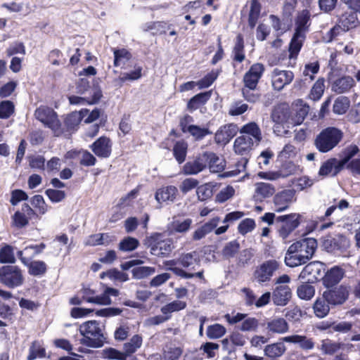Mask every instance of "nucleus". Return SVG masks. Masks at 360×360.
<instances>
[{
  "label": "nucleus",
  "instance_id": "nucleus-52",
  "mask_svg": "<svg viewBox=\"0 0 360 360\" xmlns=\"http://www.w3.org/2000/svg\"><path fill=\"white\" fill-rule=\"evenodd\" d=\"M325 90V79L323 77L319 78L311 87L309 97L313 101H319L323 94Z\"/></svg>",
  "mask_w": 360,
  "mask_h": 360
},
{
  "label": "nucleus",
  "instance_id": "nucleus-6",
  "mask_svg": "<svg viewBox=\"0 0 360 360\" xmlns=\"http://www.w3.org/2000/svg\"><path fill=\"white\" fill-rule=\"evenodd\" d=\"M0 282L9 288L22 285L24 283L22 269L18 266L13 265L0 267Z\"/></svg>",
  "mask_w": 360,
  "mask_h": 360
},
{
  "label": "nucleus",
  "instance_id": "nucleus-32",
  "mask_svg": "<svg viewBox=\"0 0 360 360\" xmlns=\"http://www.w3.org/2000/svg\"><path fill=\"white\" fill-rule=\"evenodd\" d=\"M231 57L233 61L238 63L243 62L245 59V41L241 33H238L236 37Z\"/></svg>",
  "mask_w": 360,
  "mask_h": 360
},
{
  "label": "nucleus",
  "instance_id": "nucleus-55",
  "mask_svg": "<svg viewBox=\"0 0 360 360\" xmlns=\"http://www.w3.org/2000/svg\"><path fill=\"white\" fill-rule=\"evenodd\" d=\"M101 358L108 360H126V354L113 347H107L102 350Z\"/></svg>",
  "mask_w": 360,
  "mask_h": 360
},
{
  "label": "nucleus",
  "instance_id": "nucleus-37",
  "mask_svg": "<svg viewBox=\"0 0 360 360\" xmlns=\"http://www.w3.org/2000/svg\"><path fill=\"white\" fill-rule=\"evenodd\" d=\"M28 274L34 277H41L44 276L48 270L46 263L43 260H31L25 265Z\"/></svg>",
  "mask_w": 360,
  "mask_h": 360
},
{
  "label": "nucleus",
  "instance_id": "nucleus-25",
  "mask_svg": "<svg viewBox=\"0 0 360 360\" xmlns=\"http://www.w3.org/2000/svg\"><path fill=\"white\" fill-rule=\"evenodd\" d=\"M309 106L302 100L298 101L292 110L290 111V124L293 126L301 124L309 113Z\"/></svg>",
  "mask_w": 360,
  "mask_h": 360
},
{
  "label": "nucleus",
  "instance_id": "nucleus-24",
  "mask_svg": "<svg viewBox=\"0 0 360 360\" xmlns=\"http://www.w3.org/2000/svg\"><path fill=\"white\" fill-rule=\"evenodd\" d=\"M297 245L295 243H293L287 250L285 256V263L288 266L295 267L307 263L304 257L300 253Z\"/></svg>",
  "mask_w": 360,
  "mask_h": 360
},
{
  "label": "nucleus",
  "instance_id": "nucleus-42",
  "mask_svg": "<svg viewBox=\"0 0 360 360\" xmlns=\"http://www.w3.org/2000/svg\"><path fill=\"white\" fill-rule=\"evenodd\" d=\"M240 132L248 135V136H251L257 144L262 139L261 129L259 125L255 122H251L243 125Z\"/></svg>",
  "mask_w": 360,
  "mask_h": 360
},
{
  "label": "nucleus",
  "instance_id": "nucleus-36",
  "mask_svg": "<svg viewBox=\"0 0 360 360\" xmlns=\"http://www.w3.org/2000/svg\"><path fill=\"white\" fill-rule=\"evenodd\" d=\"M254 141L250 136L243 135L236 139L234 141V150L236 153L243 155L251 150Z\"/></svg>",
  "mask_w": 360,
  "mask_h": 360
},
{
  "label": "nucleus",
  "instance_id": "nucleus-4",
  "mask_svg": "<svg viewBox=\"0 0 360 360\" xmlns=\"http://www.w3.org/2000/svg\"><path fill=\"white\" fill-rule=\"evenodd\" d=\"M34 116L44 127L49 128L55 136H60L64 134L62 123L57 112L53 108L40 105L35 110Z\"/></svg>",
  "mask_w": 360,
  "mask_h": 360
},
{
  "label": "nucleus",
  "instance_id": "nucleus-39",
  "mask_svg": "<svg viewBox=\"0 0 360 360\" xmlns=\"http://www.w3.org/2000/svg\"><path fill=\"white\" fill-rule=\"evenodd\" d=\"M188 148V143L183 139L176 141L174 143L172 148V153L174 159L179 165L185 162Z\"/></svg>",
  "mask_w": 360,
  "mask_h": 360
},
{
  "label": "nucleus",
  "instance_id": "nucleus-64",
  "mask_svg": "<svg viewBox=\"0 0 360 360\" xmlns=\"http://www.w3.org/2000/svg\"><path fill=\"white\" fill-rule=\"evenodd\" d=\"M15 111V105L11 101L6 100L0 103V119L9 118Z\"/></svg>",
  "mask_w": 360,
  "mask_h": 360
},
{
  "label": "nucleus",
  "instance_id": "nucleus-46",
  "mask_svg": "<svg viewBox=\"0 0 360 360\" xmlns=\"http://www.w3.org/2000/svg\"><path fill=\"white\" fill-rule=\"evenodd\" d=\"M143 338L140 335H134L131 337L129 342H126L123 345L124 354H126V358L134 354L142 345Z\"/></svg>",
  "mask_w": 360,
  "mask_h": 360
},
{
  "label": "nucleus",
  "instance_id": "nucleus-14",
  "mask_svg": "<svg viewBox=\"0 0 360 360\" xmlns=\"http://www.w3.org/2000/svg\"><path fill=\"white\" fill-rule=\"evenodd\" d=\"M37 215L35 211L27 204L22 205L21 211H16L12 217L13 224L18 229H22L29 224V220Z\"/></svg>",
  "mask_w": 360,
  "mask_h": 360
},
{
  "label": "nucleus",
  "instance_id": "nucleus-57",
  "mask_svg": "<svg viewBox=\"0 0 360 360\" xmlns=\"http://www.w3.org/2000/svg\"><path fill=\"white\" fill-rule=\"evenodd\" d=\"M248 162V159L245 157L240 158L235 164V169L233 170L227 171L224 172L221 176V177H231L235 176L238 174L244 172L246 169L247 164Z\"/></svg>",
  "mask_w": 360,
  "mask_h": 360
},
{
  "label": "nucleus",
  "instance_id": "nucleus-47",
  "mask_svg": "<svg viewBox=\"0 0 360 360\" xmlns=\"http://www.w3.org/2000/svg\"><path fill=\"white\" fill-rule=\"evenodd\" d=\"M46 349L39 340H34L29 348V354L27 360H34L37 358H44Z\"/></svg>",
  "mask_w": 360,
  "mask_h": 360
},
{
  "label": "nucleus",
  "instance_id": "nucleus-48",
  "mask_svg": "<svg viewBox=\"0 0 360 360\" xmlns=\"http://www.w3.org/2000/svg\"><path fill=\"white\" fill-rule=\"evenodd\" d=\"M342 346V343L327 338L321 341V350L324 354L333 355L338 352Z\"/></svg>",
  "mask_w": 360,
  "mask_h": 360
},
{
  "label": "nucleus",
  "instance_id": "nucleus-41",
  "mask_svg": "<svg viewBox=\"0 0 360 360\" xmlns=\"http://www.w3.org/2000/svg\"><path fill=\"white\" fill-rule=\"evenodd\" d=\"M262 10V5L259 0H251L250 8L248 13V26L253 29L256 26Z\"/></svg>",
  "mask_w": 360,
  "mask_h": 360
},
{
  "label": "nucleus",
  "instance_id": "nucleus-40",
  "mask_svg": "<svg viewBox=\"0 0 360 360\" xmlns=\"http://www.w3.org/2000/svg\"><path fill=\"white\" fill-rule=\"evenodd\" d=\"M103 96L102 91L100 89H94L93 94L91 97L82 98L77 96H69V102L72 105H78L81 103H87L88 104L97 103Z\"/></svg>",
  "mask_w": 360,
  "mask_h": 360
},
{
  "label": "nucleus",
  "instance_id": "nucleus-15",
  "mask_svg": "<svg viewBox=\"0 0 360 360\" xmlns=\"http://www.w3.org/2000/svg\"><path fill=\"white\" fill-rule=\"evenodd\" d=\"M292 295L289 285H276L273 289L272 301L276 306L284 307L290 301Z\"/></svg>",
  "mask_w": 360,
  "mask_h": 360
},
{
  "label": "nucleus",
  "instance_id": "nucleus-27",
  "mask_svg": "<svg viewBox=\"0 0 360 360\" xmlns=\"http://www.w3.org/2000/svg\"><path fill=\"white\" fill-rule=\"evenodd\" d=\"M177 193V188L174 186H162L156 191L155 198L160 204L173 202L176 199Z\"/></svg>",
  "mask_w": 360,
  "mask_h": 360
},
{
  "label": "nucleus",
  "instance_id": "nucleus-33",
  "mask_svg": "<svg viewBox=\"0 0 360 360\" xmlns=\"http://www.w3.org/2000/svg\"><path fill=\"white\" fill-rule=\"evenodd\" d=\"M220 218L215 217L207 222L205 223L200 227L198 228L193 234V240H199L203 238L207 234L215 229L219 222Z\"/></svg>",
  "mask_w": 360,
  "mask_h": 360
},
{
  "label": "nucleus",
  "instance_id": "nucleus-59",
  "mask_svg": "<svg viewBox=\"0 0 360 360\" xmlns=\"http://www.w3.org/2000/svg\"><path fill=\"white\" fill-rule=\"evenodd\" d=\"M273 29L276 32H280L281 34L288 31L290 27V23L286 24L285 20H281L278 16L271 14L269 15Z\"/></svg>",
  "mask_w": 360,
  "mask_h": 360
},
{
  "label": "nucleus",
  "instance_id": "nucleus-1",
  "mask_svg": "<svg viewBox=\"0 0 360 360\" xmlns=\"http://www.w3.org/2000/svg\"><path fill=\"white\" fill-rule=\"evenodd\" d=\"M323 250L335 257H344L350 248L349 239L342 233H328L320 239Z\"/></svg>",
  "mask_w": 360,
  "mask_h": 360
},
{
  "label": "nucleus",
  "instance_id": "nucleus-54",
  "mask_svg": "<svg viewBox=\"0 0 360 360\" xmlns=\"http://www.w3.org/2000/svg\"><path fill=\"white\" fill-rule=\"evenodd\" d=\"M15 262V257L13 253V248L11 245L5 244L0 249V263L13 264Z\"/></svg>",
  "mask_w": 360,
  "mask_h": 360
},
{
  "label": "nucleus",
  "instance_id": "nucleus-29",
  "mask_svg": "<svg viewBox=\"0 0 360 360\" xmlns=\"http://www.w3.org/2000/svg\"><path fill=\"white\" fill-rule=\"evenodd\" d=\"M207 168L212 173L223 172L226 166L224 159L212 151H206Z\"/></svg>",
  "mask_w": 360,
  "mask_h": 360
},
{
  "label": "nucleus",
  "instance_id": "nucleus-28",
  "mask_svg": "<svg viewBox=\"0 0 360 360\" xmlns=\"http://www.w3.org/2000/svg\"><path fill=\"white\" fill-rule=\"evenodd\" d=\"M266 326L268 333L271 334H283L289 330L287 321L282 317H276L268 321Z\"/></svg>",
  "mask_w": 360,
  "mask_h": 360
},
{
  "label": "nucleus",
  "instance_id": "nucleus-20",
  "mask_svg": "<svg viewBox=\"0 0 360 360\" xmlns=\"http://www.w3.org/2000/svg\"><path fill=\"white\" fill-rule=\"evenodd\" d=\"M283 342L297 344L302 351H310L315 347V341L313 338L302 335H292L282 338Z\"/></svg>",
  "mask_w": 360,
  "mask_h": 360
},
{
  "label": "nucleus",
  "instance_id": "nucleus-21",
  "mask_svg": "<svg viewBox=\"0 0 360 360\" xmlns=\"http://www.w3.org/2000/svg\"><path fill=\"white\" fill-rule=\"evenodd\" d=\"M338 22L342 27V32H347L360 25V20L357 17V12L354 11L344 12L338 19Z\"/></svg>",
  "mask_w": 360,
  "mask_h": 360
},
{
  "label": "nucleus",
  "instance_id": "nucleus-17",
  "mask_svg": "<svg viewBox=\"0 0 360 360\" xmlns=\"http://www.w3.org/2000/svg\"><path fill=\"white\" fill-rule=\"evenodd\" d=\"M89 113V110L87 109H82L80 111L72 112L71 113L67 115V116L64 119V134L66 132H71L77 130L79 124L83 118L87 115Z\"/></svg>",
  "mask_w": 360,
  "mask_h": 360
},
{
  "label": "nucleus",
  "instance_id": "nucleus-9",
  "mask_svg": "<svg viewBox=\"0 0 360 360\" xmlns=\"http://www.w3.org/2000/svg\"><path fill=\"white\" fill-rule=\"evenodd\" d=\"M206 151L198 153L187 161L181 168L185 175H195L207 169Z\"/></svg>",
  "mask_w": 360,
  "mask_h": 360
},
{
  "label": "nucleus",
  "instance_id": "nucleus-11",
  "mask_svg": "<svg viewBox=\"0 0 360 360\" xmlns=\"http://www.w3.org/2000/svg\"><path fill=\"white\" fill-rule=\"evenodd\" d=\"M264 70L265 68L262 63H256L252 65L243 76L244 86L249 89H256Z\"/></svg>",
  "mask_w": 360,
  "mask_h": 360
},
{
  "label": "nucleus",
  "instance_id": "nucleus-8",
  "mask_svg": "<svg viewBox=\"0 0 360 360\" xmlns=\"http://www.w3.org/2000/svg\"><path fill=\"white\" fill-rule=\"evenodd\" d=\"M325 290L323 297L331 306L341 305L349 298V292L347 286L340 285Z\"/></svg>",
  "mask_w": 360,
  "mask_h": 360
},
{
  "label": "nucleus",
  "instance_id": "nucleus-16",
  "mask_svg": "<svg viewBox=\"0 0 360 360\" xmlns=\"http://www.w3.org/2000/svg\"><path fill=\"white\" fill-rule=\"evenodd\" d=\"M238 127L235 124H228L219 127L214 135V140L218 144L228 143L238 132Z\"/></svg>",
  "mask_w": 360,
  "mask_h": 360
},
{
  "label": "nucleus",
  "instance_id": "nucleus-19",
  "mask_svg": "<svg viewBox=\"0 0 360 360\" xmlns=\"http://www.w3.org/2000/svg\"><path fill=\"white\" fill-rule=\"evenodd\" d=\"M170 264H179L188 271L195 270L196 266H200V259L195 251L182 254L176 260H171Z\"/></svg>",
  "mask_w": 360,
  "mask_h": 360
},
{
  "label": "nucleus",
  "instance_id": "nucleus-10",
  "mask_svg": "<svg viewBox=\"0 0 360 360\" xmlns=\"http://www.w3.org/2000/svg\"><path fill=\"white\" fill-rule=\"evenodd\" d=\"M302 216L300 214L291 213L278 216L276 218L278 222H282L283 224L279 229V233L283 238H287L295 229H297L301 221Z\"/></svg>",
  "mask_w": 360,
  "mask_h": 360
},
{
  "label": "nucleus",
  "instance_id": "nucleus-35",
  "mask_svg": "<svg viewBox=\"0 0 360 360\" xmlns=\"http://www.w3.org/2000/svg\"><path fill=\"white\" fill-rule=\"evenodd\" d=\"M321 273V263L311 262L308 263L302 270L300 276L305 278L308 282L318 279Z\"/></svg>",
  "mask_w": 360,
  "mask_h": 360
},
{
  "label": "nucleus",
  "instance_id": "nucleus-58",
  "mask_svg": "<svg viewBox=\"0 0 360 360\" xmlns=\"http://www.w3.org/2000/svg\"><path fill=\"white\" fill-rule=\"evenodd\" d=\"M186 307V304L185 302L175 300L162 307L160 311L164 314V316H171L172 312L182 310Z\"/></svg>",
  "mask_w": 360,
  "mask_h": 360
},
{
  "label": "nucleus",
  "instance_id": "nucleus-43",
  "mask_svg": "<svg viewBox=\"0 0 360 360\" xmlns=\"http://www.w3.org/2000/svg\"><path fill=\"white\" fill-rule=\"evenodd\" d=\"M330 305L323 296L318 297L313 304L315 316L320 319L326 317L329 314Z\"/></svg>",
  "mask_w": 360,
  "mask_h": 360
},
{
  "label": "nucleus",
  "instance_id": "nucleus-62",
  "mask_svg": "<svg viewBox=\"0 0 360 360\" xmlns=\"http://www.w3.org/2000/svg\"><path fill=\"white\" fill-rule=\"evenodd\" d=\"M155 272V269L151 266H137L131 270L132 277L134 279L146 278Z\"/></svg>",
  "mask_w": 360,
  "mask_h": 360
},
{
  "label": "nucleus",
  "instance_id": "nucleus-2",
  "mask_svg": "<svg viewBox=\"0 0 360 360\" xmlns=\"http://www.w3.org/2000/svg\"><path fill=\"white\" fill-rule=\"evenodd\" d=\"M83 338L82 344L89 347L98 348L104 344L105 338L101 323L93 320L84 323L79 328Z\"/></svg>",
  "mask_w": 360,
  "mask_h": 360
},
{
  "label": "nucleus",
  "instance_id": "nucleus-7",
  "mask_svg": "<svg viewBox=\"0 0 360 360\" xmlns=\"http://www.w3.org/2000/svg\"><path fill=\"white\" fill-rule=\"evenodd\" d=\"M279 267L280 264L276 259L265 261L257 267L253 274L254 278L259 283L269 282Z\"/></svg>",
  "mask_w": 360,
  "mask_h": 360
},
{
  "label": "nucleus",
  "instance_id": "nucleus-61",
  "mask_svg": "<svg viewBox=\"0 0 360 360\" xmlns=\"http://www.w3.org/2000/svg\"><path fill=\"white\" fill-rule=\"evenodd\" d=\"M323 324H324V326L321 327L322 329H328L332 328L334 331L340 333H347L351 330L352 328V323L347 321H342L338 323L335 322H326L323 323Z\"/></svg>",
  "mask_w": 360,
  "mask_h": 360
},
{
  "label": "nucleus",
  "instance_id": "nucleus-51",
  "mask_svg": "<svg viewBox=\"0 0 360 360\" xmlns=\"http://www.w3.org/2000/svg\"><path fill=\"white\" fill-rule=\"evenodd\" d=\"M221 70H212L210 72L205 75L202 79L198 80V86L199 89H206L210 87L214 81L217 79Z\"/></svg>",
  "mask_w": 360,
  "mask_h": 360
},
{
  "label": "nucleus",
  "instance_id": "nucleus-12",
  "mask_svg": "<svg viewBox=\"0 0 360 360\" xmlns=\"http://www.w3.org/2000/svg\"><path fill=\"white\" fill-rule=\"evenodd\" d=\"M294 197V190L285 189L277 193L273 198L274 211L281 212L288 209Z\"/></svg>",
  "mask_w": 360,
  "mask_h": 360
},
{
  "label": "nucleus",
  "instance_id": "nucleus-38",
  "mask_svg": "<svg viewBox=\"0 0 360 360\" xmlns=\"http://www.w3.org/2000/svg\"><path fill=\"white\" fill-rule=\"evenodd\" d=\"M355 85V81L350 76H343L334 81L332 89L337 94L349 91Z\"/></svg>",
  "mask_w": 360,
  "mask_h": 360
},
{
  "label": "nucleus",
  "instance_id": "nucleus-56",
  "mask_svg": "<svg viewBox=\"0 0 360 360\" xmlns=\"http://www.w3.org/2000/svg\"><path fill=\"white\" fill-rule=\"evenodd\" d=\"M139 245L138 239L127 236L124 238L119 243L118 248L123 252H130L136 250Z\"/></svg>",
  "mask_w": 360,
  "mask_h": 360
},
{
  "label": "nucleus",
  "instance_id": "nucleus-63",
  "mask_svg": "<svg viewBox=\"0 0 360 360\" xmlns=\"http://www.w3.org/2000/svg\"><path fill=\"white\" fill-rule=\"evenodd\" d=\"M187 130H188L187 133H189L195 140H201L207 135L212 134L208 128L200 127L195 124H190Z\"/></svg>",
  "mask_w": 360,
  "mask_h": 360
},
{
  "label": "nucleus",
  "instance_id": "nucleus-18",
  "mask_svg": "<svg viewBox=\"0 0 360 360\" xmlns=\"http://www.w3.org/2000/svg\"><path fill=\"white\" fill-rule=\"evenodd\" d=\"M294 78V74L290 70H280L274 69L272 75V84L275 89L281 90L285 86L290 84Z\"/></svg>",
  "mask_w": 360,
  "mask_h": 360
},
{
  "label": "nucleus",
  "instance_id": "nucleus-44",
  "mask_svg": "<svg viewBox=\"0 0 360 360\" xmlns=\"http://www.w3.org/2000/svg\"><path fill=\"white\" fill-rule=\"evenodd\" d=\"M275 191L276 189L274 186L270 184L259 182L256 185V196L260 201H262L263 199L272 196Z\"/></svg>",
  "mask_w": 360,
  "mask_h": 360
},
{
  "label": "nucleus",
  "instance_id": "nucleus-26",
  "mask_svg": "<svg viewBox=\"0 0 360 360\" xmlns=\"http://www.w3.org/2000/svg\"><path fill=\"white\" fill-rule=\"evenodd\" d=\"M344 276V269L338 266H335L329 269L323 278V285L327 288L334 287L342 279Z\"/></svg>",
  "mask_w": 360,
  "mask_h": 360
},
{
  "label": "nucleus",
  "instance_id": "nucleus-34",
  "mask_svg": "<svg viewBox=\"0 0 360 360\" xmlns=\"http://www.w3.org/2000/svg\"><path fill=\"white\" fill-rule=\"evenodd\" d=\"M306 35H302L297 33H294L288 47L290 59H297L302 47L303 46Z\"/></svg>",
  "mask_w": 360,
  "mask_h": 360
},
{
  "label": "nucleus",
  "instance_id": "nucleus-45",
  "mask_svg": "<svg viewBox=\"0 0 360 360\" xmlns=\"http://www.w3.org/2000/svg\"><path fill=\"white\" fill-rule=\"evenodd\" d=\"M286 351V347L283 342H276L267 345L264 349V354L270 358L281 356Z\"/></svg>",
  "mask_w": 360,
  "mask_h": 360
},
{
  "label": "nucleus",
  "instance_id": "nucleus-31",
  "mask_svg": "<svg viewBox=\"0 0 360 360\" xmlns=\"http://www.w3.org/2000/svg\"><path fill=\"white\" fill-rule=\"evenodd\" d=\"M271 119L277 124H290V110L285 105L276 107L271 112Z\"/></svg>",
  "mask_w": 360,
  "mask_h": 360
},
{
  "label": "nucleus",
  "instance_id": "nucleus-53",
  "mask_svg": "<svg viewBox=\"0 0 360 360\" xmlns=\"http://www.w3.org/2000/svg\"><path fill=\"white\" fill-rule=\"evenodd\" d=\"M226 333V328L219 323H214L207 328L206 335L209 339L215 340L223 337Z\"/></svg>",
  "mask_w": 360,
  "mask_h": 360
},
{
  "label": "nucleus",
  "instance_id": "nucleus-23",
  "mask_svg": "<svg viewBox=\"0 0 360 360\" xmlns=\"http://www.w3.org/2000/svg\"><path fill=\"white\" fill-rule=\"evenodd\" d=\"M297 245L300 253L304 257L307 262L314 255L317 248V241L313 238H307L295 242Z\"/></svg>",
  "mask_w": 360,
  "mask_h": 360
},
{
  "label": "nucleus",
  "instance_id": "nucleus-22",
  "mask_svg": "<svg viewBox=\"0 0 360 360\" xmlns=\"http://www.w3.org/2000/svg\"><path fill=\"white\" fill-rule=\"evenodd\" d=\"M295 32L306 35L311 25V13L308 9H303L299 12L295 20Z\"/></svg>",
  "mask_w": 360,
  "mask_h": 360
},
{
  "label": "nucleus",
  "instance_id": "nucleus-50",
  "mask_svg": "<svg viewBox=\"0 0 360 360\" xmlns=\"http://www.w3.org/2000/svg\"><path fill=\"white\" fill-rule=\"evenodd\" d=\"M174 25L167 21H155L148 25V30H155L153 35H165Z\"/></svg>",
  "mask_w": 360,
  "mask_h": 360
},
{
  "label": "nucleus",
  "instance_id": "nucleus-3",
  "mask_svg": "<svg viewBox=\"0 0 360 360\" xmlns=\"http://www.w3.org/2000/svg\"><path fill=\"white\" fill-rule=\"evenodd\" d=\"M343 138V132L335 127L323 129L316 137L314 145L321 153H327L333 149Z\"/></svg>",
  "mask_w": 360,
  "mask_h": 360
},
{
  "label": "nucleus",
  "instance_id": "nucleus-60",
  "mask_svg": "<svg viewBox=\"0 0 360 360\" xmlns=\"http://www.w3.org/2000/svg\"><path fill=\"white\" fill-rule=\"evenodd\" d=\"M297 296L304 300H309L311 299L315 294V289L311 285L304 283L297 289Z\"/></svg>",
  "mask_w": 360,
  "mask_h": 360
},
{
  "label": "nucleus",
  "instance_id": "nucleus-30",
  "mask_svg": "<svg viewBox=\"0 0 360 360\" xmlns=\"http://www.w3.org/2000/svg\"><path fill=\"white\" fill-rule=\"evenodd\" d=\"M212 94V90L197 94L188 101L186 105L187 110L193 112L200 107L204 105L210 99Z\"/></svg>",
  "mask_w": 360,
  "mask_h": 360
},
{
  "label": "nucleus",
  "instance_id": "nucleus-49",
  "mask_svg": "<svg viewBox=\"0 0 360 360\" xmlns=\"http://www.w3.org/2000/svg\"><path fill=\"white\" fill-rule=\"evenodd\" d=\"M115 67H119L122 63H124L130 60L132 58V54L127 49H113Z\"/></svg>",
  "mask_w": 360,
  "mask_h": 360
},
{
  "label": "nucleus",
  "instance_id": "nucleus-13",
  "mask_svg": "<svg viewBox=\"0 0 360 360\" xmlns=\"http://www.w3.org/2000/svg\"><path fill=\"white\" fill-rule=\"evenodd\" d=\"M112 143L110 139L102 136L97 139L91 146L92 152L100 158H108L112 153Z\"/></svg>",
  "mask_w": 360,
  "mask_h": 360
},
{
  "label": "nucleus",
  "instance_id": "nucleus-5",
  "mask_svg": "<svg viewBox=\"0 0 360 360\" xmlns=\"http://www.w3.org/2000/svg\"><path fill=\"white\" fill-rule=\"evenodd\" d=\"M145 245L150 248L153 255L164 257L170 255L174 245L172 238H166L163 233H153L145 240Z\"/></svg>",
  "mask_w": 360,
  "mask_h": 360
}]
</instances>
